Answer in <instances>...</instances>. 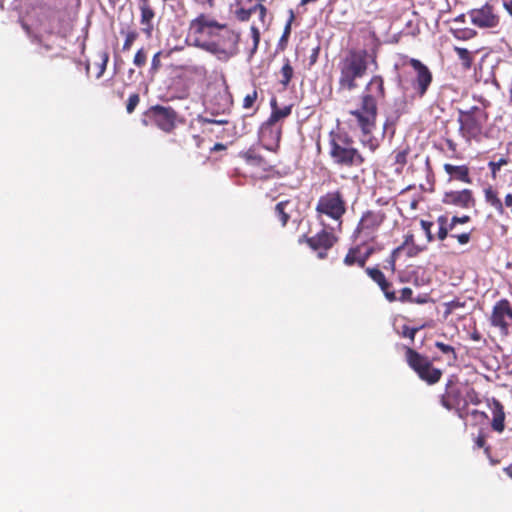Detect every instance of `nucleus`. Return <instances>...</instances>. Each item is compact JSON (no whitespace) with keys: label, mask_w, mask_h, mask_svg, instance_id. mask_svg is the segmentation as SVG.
I'll use <instances>...</instances> for the list:
<instances>
[{"label":"nucleus","mask_w":512,"mask_h":512,"mask_svg":"<svg viewBox=\"0 0 512 512\" xmlns=\"http://www.w3.org/2000/svg\"><path fill=\"white\" fill-rule=\"evenodd\" d=\"M384 96V85L381 76H373L365 88L362 96V104L360 109L350 111L353 119L350 121L355 123L364 134L371 133L377 114L376 99Z\"/></svg>","instance_id":"1"},{"label":"nucleus","mask_w":512,"mask_h":512,"mask_svg":"<svg viewBox=\"0 0 512 512\" xmlns=\"http://www.w3.org/2000/svg\"><path fill=\"white\" fill-rule=\"evenodd\" d=\"M369 54L366 50H350L339 62L338 90L352 91L358 87L357 81L364 77L368 69Z\"/></svg>","instance_id":"2"},{"label":"nucleus","mask_w":512,"mask_h":512,"mask_svg":"<svg viewBox=\"0 0 512 512\" xmlns=\"http://www.w3.org/2000/svg\"><path fill=\"white\" fill-rule=\"evenodd\" d=\"M224 23H219L208 14H200L189 24V35L193 38L194 46L205 51L223 52L209 42L216 38L217 33L224 28Z\"/></svg>","instance_id":"3"},{"label":"nucleus","mask_w":512,"mask_h":512,"mask_svg":"<svg viewBox=\"0 0 512 512\" xmlns=\"http://www.w3.org/2000/svg\"><path fill=\"white\" fill-rule=\"evenodd\" d=\"M330 156L337 165L346 167H358L364 159L352 145V140L346 135L338 134L331 139Z\"/></svg>","instance_id":"4"},{"label":"nucleus","mask_w":512,"mask_h":512,"mask_svg":"<svg viewBox=\"0 0 512 512\" xmlns=\"http://www.w3.org/2000/svg\"><path fill=\"white\" fill-rule=\"evenodd\" d=\"M485 120L486 114L480 107L473 106L468 110H459L460 134L466 141H470L481 133Z\"/></svg>","instance_id":"5"},{"label":"nucleus","mask_w":512,"mask_h":512,"mask_svg":"<svg viewBox=\"0 0 512 512\" xmlns=\"http://www.w3.org/2000/svg\"><path fill=\"white\" fill-rule=\"evenodd\" d=\"M406 360L418 376L429 384L437 383L442 375L441 370L434 368L430 361L412 348L406 349Z\"/></svg>","instance_id":"6"},{"label":"nucleus","mask_w":512,"mask_h":512,"mask_svg":"<svg viewBox=\"0 0 512 512\" xmlns=\"http://www.w3.org/2000/svg\"><path fill=\"white\" fill-rule=\"evenodd\" d=\"M318 214H324L341 224V219L346 212V203L340 191L328 192L321 196L316 205Z\"/></svg>","instance_id":"7"},{"label":"nucleus","mask_w":512,"mask_h":512,"mask_svg":"<svg viewBox=\"0 0 512 512\" xmlns=\"http://www.w3.org/2000/svg\"><path fill=\"white\" fill-rule=\"evenodd\" d=\"M239 42V34L232 31L225 24L224 28L217 33L216 38L212 39L209 44L214 45L217 49L223 52L208 51L215 55L219 60H228L237 53V45Z\"/></svg>","instance_id":"8"},{"label":"nucleus","mask_w":512,"mask_h":512,"mask_svg":"<svg viewBox=\"0 0 512 512\" xmlns=\"http://www.w3.org/2000/svg\"><path fill=\"white\" fill-rule=\"evenodd\" d=\"M384 221V215L380 212H374V211H366L354 233L353 237L355 240H360L363 243H366L370 240H373L375 237V233L378 230L379 226Z\"/></svg>","instance_id":"9"},{"label":"nucleus","mask_w":512,"mask_h":512,"mask_svg":"<svg viewBox=\"0 0 512 512\" xmlns=\"http://www.w3.org/2000/svg\"><path fill=\"white\" fill-rule=\"evenodd\" d=\"M490 320L492 326L498 328L502 335L509 333V327L512 325V309L507 300H500L494 305Z\"/></svg>","instance_id":"10"},{"label":"nucleus","mask_w":512,"mask_h":512,"mask_svg":"<svg viewBox=\"0 0 512 512\" xmlns=\"http://www.w3.org/2000/svg\"><path fill=\"white\" fill-rule=\"evenodd\" d=\"M468 14L471 22L480 28H494L499 22L498 16L488 4L479 9H472Z\"/></svg>","instance_id":"11"},{"label":"nucleus","mask_w":512,"mask_h":512,"mask_svg":"<svg viewBox=\"0 0 512 512\" xmlns=\"http://www.w3.org/2000/svg\"><path fill=\"white\" fill-rule=\"evenodd\" d=\"M442 202L446 205H453L463 209H469L475 206L473 193L469 189L445 192Z\"/></svg>","instance_id":"12"},{"label":"nucleus","mask_w":512,"mask_h":512,"mask_svg":"<svg viewBox=\"0 0 512 512\" xmlns=\"http://www.w3.org/2000/svg\"><path fill=\"white\" fill-rule=\"evenodd\" d=\"M410 65L416 71L414 89L419 93L420 96H423L432 82V74L427 66L422 64L417 59H411Z\"/></svg>","instance_id":"13"},{"label":"nucleus","mask_w":512,"mask_h":512,"mask_svg":"<svg viewBox=\"0 0 512 512\" xmlns=\"http://www.w3.org/2000/svg\"><path fill=\"white\" fill-rule=\"evenodd\" d=\"M303 241H305L313 250L327 251L333 246L335 242V237L331 233L322 230L321 232L312 237H307L303 235L302 237H300L299 243H302Z\"/></svg>","instance_id":"14"},{"label":"nucleus","mask_w":512,"mask_h":512,"mask_svg":"<svg viewBox=\"0 0 512 512\" xmlns=\"http://www.w3.org/2000/svg\"><path fill=\"white\" fill-rule=\"evenodd\" d=\"M153 117L156 125L165 132H170L175 127V112L170 108L156 106Z\"/></svg>","instance_id":"15"},{"label":"nucleus","mask_w":512,"mask_h":512,"mask_svg":"<svg viewBox=\"0 0 512 512\" xmlns=\"http://www.w3.org/2000/svg\"><path fill=\"white\" fill-rule=\"evenodd\" d=\"M365 271L368 274V276L379 285L380 289L382 290L386 299L389 302H393L397 299L395 292L390 291L391 283L386 279L385 275L381 270H379L378 268L368 267L365 269Z\"/></svg>","instance_id":"16"},{"label":"nucleus","mask_w":512,"mask_h":512,"mask_svg":"<svg viewBox=\"0 0 512 512\" xmlns=\"http://www.w3.org/2000/svg\"><path fill=\"white\" fill-rule=\"evenodd\" d=\"M444 170L447 174L455 177L456 179L463 181L465 183H471V179L469 177V170L466 166H455L452 164H445Z\"/></svg>","instance_id":"17"},{"label":"nucleus","mask_w":512,"mask_h":512,"mask_svg":"<svg viewBox=\"0 0 512 512\" xmlns=\"http://www.w3.org/2000/svg\"><path fill=\"white\" fill-rule=\"evenodd\" d=\"M141 10V24L144 25L143 31L150 35L153 26H152V19L154 18V11L150 8V6L147 4V2H142L140 6Z\"/></svg>","instance_id":"18"},{"label":"nucleus","mask_w":512,"mask_h":512,"mask_svg":"<svg viewBox=\"0 0 512 512\" xmlns=\"http://www.w3.org/2000/svg\"><path fill=\"white\" fill-rule=\"evenodd\" d=\"M291 206V202L289 200L281 201L275 206V213L279 220L281 221L282 226H285L290 218L289 208Z\"/></svg>","instance_id":"19"},{"label":"nucleus","mask_w":512,"mask_h":512,"mask_svg":"<svg viewBox=\"0 0 512 512\" xmlns=\"http://www.w3.org/2000/svg\"><path fill=\"white\" fill-rule=\"evenodd\" d=\"M454 51L456 52L458 58L460 59L462 66L465 69H469L472 65L473 57L470 51L466 48L455 47Z\"/></svg>","instance_id":"20"},{"label":"nucleus","mask_w":512,"mask_h":512,"mask_svg":"<svg viewBox=\"0 0 512 512\" xmlns=\"http://www.w3.org/2000/svg\"><path fill=\"white\" fill-rule=\"evenodd\" d=\"M485 198L500 214L504 212L503 204L492 189L485 190Z\"/></svg>","instance_id":"21"},{"label":"nucleus","mask_w":512,"mask_h":512,"mask_svg":"<svg viewBox=\"0 0 512 512\" xmlns=\"http://www.w3.org/2000/svg\"><path fill=\"white\" fill-rule=\"evenodd\" d=\"M437 221L439 223L438 239L444 240L448 236L450 224H448V219L445 216L438 217Z\"/></svg>","instance_id":"22"},{"label":"nucleus","mask_w":512,"mask_h":512,"mask_svg":"<svg viewBox=\"0 0 512 512\" xmlns=\"http://www.w3.org/2000/svg\"><path fill=\"white\" fill-rule=\"evenodd\" d=\"M291 112L290 107H284L283 109H273V112L268 120L269 124H273L282 118L287 117Z\"/></svg>","instance_id":"23"},{"label":"nucleus","mask_w":512,"mask_h":512,"mask_svg":"<svg viewBox=\"0 0 512 512\" xmlns=\"http://www.w3.org/2000/svg\"><path fill=\"white\" fill-rule=\"evenodd\" d=\"M282 79L280 80L281 84L287 86L293 76V68L289 63V60H286V63L283 65L281 69Z\"/></svg>","instance_id":"24"},{"label":"nucleus","mask_w":512,"mask_h":512,"mask_svg":"<svg viewBox=\"0 0 512 512\" xmlns=\"http://www.w3.org/2000/svg\"><path fill=\"white\" fill-rule=\"evenodd\" d=\"M475 444L478 448H484V453L488 458H491V448L490 446H486L485 435L479 434L475 440Z\"/></svg>","instance_id":"25"},{"label":"nucleus","mask_w":512,"mask_h":512,"mask_svg":"<svg viewBox=\"0 0 512 512\" xmlns=\"http://www.w3.org/2000/svg\"><path fill=\"white\" fill-rule=\"evenodd\" d=\"M146 60H147V55H146V52L144 51L143 48L139 49L135 56H134V59H133V63L134 65H136L137 67H142L145 65L146 63Z\"/></svg>","instance_id":"26"},{"label":"nucleus","mask_w":512,"mask_h":512,"mask_svg":"<svg viewBox=\"0 0 512 512\" xmlns=\"http://www.w3.org/2000/svg\"><path fill=\"white\" fill-rule=\"evenodd\" d=\"M139 101H140V97L137 93H134V94H131L128 98V102H127V105H126V110L129 114H131L136 106L139 104Z\"/></svg>","instance_id":"27"},{"label":"nucleus","mask_w":512,"mask_h":512,"mask_svg":"<svg viewBox=\"0 0 512 512\" xmlns=\"http://www.w3.org/2000/svg\"><path fill=\"white\" fill-rule=\"evenodd\" d=\"M357 252H358V248L350 249L344 258V264L347 266H352L354 264H357V260L359 258L356 256Z\"/></svg>","instance_id":"28"},{"label":"nucleus","mask_w":512,"mask_h":512,"mask_svg":"<svg viewBox=\"0 0 512 512\" xmlns=\"http://www.w3.org/2000/svg\"><path fill=\"white\" fill-rule=\"evenodd\" d=\"M138 33L136 31H130L126 34V38L123 44V50L127 51L131 48L134 41L137 39Z\"/></svg>","instance_id":"29"},{"label":"nucleus","mask_w":512,"mask_h":512,"mask_svg":"<svg viewBox=\"0 0 512 512\" xmlns=\"http://www.w3.org/2000/svg\"><path fill=\"white\" fill-rule=\"evenodd\" d=\"M253 13L254 7L250 9L241 8L236 11V16L240 21H248Z\"/></svg>","instance_id":"30"},{"label":"nucleus","mask_w":512,"mask_h":512,"mask_svg":"<svg viewBox=\"0 0 512 512\" xmlns=\"http://www.w3.org/2000/svg\"><path fill=\"white\" fill-rule=\"evenodd\" d=\"M508 163L506 158H500L498 161H491L489 162V167L491 169V172L493 176H496L497 171L500 170V168Z\"/></svg>","instance_id":"31"},{"label":"nucleus","mask_w":512,"mask_h":512,"mask_svg":"<svg viewBox=\"0 0 512 512\" xmlns=\"http://www.w3.org/2000/svg\"><path fill=\"white\" fill-rule=\"evenodd\" d=\"M435 346L444 354H451L453 359H456V353L452 346L442 343L436 342Z\"/></svg>","instance_id":"32"},{"label":"nucleus","mask_w":512,"mask_h":512,"mask_svg":"<svg viewBox=\"0 0 512 512\" xmlns=\"http://www.w3.org/2000/svg\"><path fill=\"white\" fill-rule=\"evenodd\" d=\"M257 99V92L254 90L252 93H249L245 96L243 101V107L245 109H249L253 106L254 102Z\"/></svg>","instance_id":"33"},{"label":"nucleus","mask_w":512,"mask_h":512,"mask_svg":"<svg viewBox=\"0 0 512 512\" xmlns=\"http://www.w3.org/2000/svg\"><path fill=\"white\" fill-rule=\"evenodd\" d=\"M250 30H251L252 39H253V49H252V52H255L257 50V48H258V45H259L260 32H259L258 28H256L255 26H251Z\"/></svg>","instance_id":"34"},{"label":"nucleus","mask_w":512,"mask_h":512,"mask_svg":"<svg viewBox=\"0 0 512 512\" xmlns=\"http://www.w3.org/2000/svg\"><path fill=\"white\" fill-rule=\"evenodd\" d=\"M420 225H421L422 229L424 230V232H425V234L427 236L428 241H432L433 240V236H432V233H431V227L433 226V223L429 222V221H426V220H421Z\"/></svg>","instance_id":"35"},{"label":"nucleus","mask_w":512,"mask_h":512,"mask_svg":"<svg viewBox=\"0 0 512 512\" xmlns=\"http://www.w3.org/2000/svg\"><path fill=\"white\" fill-rule=\"evenodd\" d=\"M160 56H161V52H157L153 58H152V62H151V69L150 71L154 74L156 73L160 67H161V61H160Z\"/></svg>","instance_id":"36"},{"label":"nucleus","mask_w":512,"mask_h":512,"mask_svg":"<svg viewBox=\"0 0 512 512\" xmlns=\"http://www.w3.org/2000/svg\"><path fill=\"white\" fill-rule=\"evenodd\" d=\"M475 31L473 30H470V29H464V30H459L455 33V36L459 39H463V40H466V39H470L472 37H474L475 35Z\"/></svg>","instance_id":"37"},{"label":"nucleus","mask_w":512,"mask_h":512,"mask_svg":"<svg viewBox=\"0 0 512 512\" xmlns=\"http://www.w3.org/2000/svg\"><path fill=\"white\" fill-rule=\"evenodd\" d=\"M400 297H399V300L402 301V302H405V301H411V297H412V294H413V291L411 288L409 287H404L401 292H400Z\"/></svg>","instance_id":"38"},{"label":"nucleus","mask_w":512,"mask_h":512,"mask_svg":"<svg viewBox=\"0 0 512 512\" xmlns=\"http://www.w3.org/2000/svg\"><path fill=\"white\" fill-rule=\"evenodd\" d=\"M504 420L505 418H493L492 428L497 432H502L505 427Z\"/></svg>","instance_id":"39"},{"label":"nucleus","mask_w":512,"mask_h":512,"mask_svg":"<svg viewBox=\"0 0 512 512\" xmlns=\"http://www.w3.org/2000/svg\"><path fill=\"white\" fill-rule=\"evenodd\" d=\"M469 220H470V217L466 216V215L462 216V217H457V216L452 217L451 222L449 223L450 224V230H452L457 223H466Z\"/></svg>","instance_id":"40"},{"label":"nucleus","mask_w":512,"mask_h":512,"mask_svg":"<svg viewBox=\"0 0 512 512\" xmlns=\"http://www.w3.org/2000/svg\"><path fill=\"white\" fill-rule=\"evenodd\" d=\"M406 158H407L406 150L398 151L395 155V162L397 164L404 165L406 163Z\"/></svg>","instance_id":"41"},{"label":"nucleus","mask_w":512,"mask_h":512,"mask_svg":"<svg viewBox=\"0 0 512 512\" xmlns=\"http://www.w3.org/2000/svg\"><path fill=\"white\" fill-rule=\"evenodd\" d=\"M417 331H418V328H410L408 326H404L403 327V336L408 337L413 341Z\"/></svg>","instance_id":"42"},{"label":"nucleus","mask_w":512,"mask_h":512,"mask_svg":"<svg viewBox=\"0 0 512 512\" xmlns=\"http://www.w3.org/2000/svg\"><path fill=\"white\" fill-rule=\"evenodd\" d=\"M293 19H294V14L291 11L290 19H289L288 23L285 26L284 33H283V36L281 38V41L287 39V37L289 36L290 31H291V22L293 21Z\"/></svg>","instance_id":"43"},{"label":"nucleus","mask_w":512,"mask_h":512,"mask_svg":"<svg viewBox=\"0 0 512 512\" xmlns=\"http://www.w3.org/2000/svg\"><path fill=\"white\" fill-rule=\"evenodd\" d=\"M372 252H373V251H372V249H369V250L365 253V255H363V256H361V257H359V258H358V260H357V264H358L360 267H362V268H363V267L365 266V264H366L367 259H368V258H369V256L372 254Z\"/></svg>","instance_id":"44"},{"label":"nucleus","mask_w":512,"mask_h":512,"mask_svg":"<svg viewBox=\"0 0 512 512\" xmlns=\"http://www.w3.org/2000/svg\"><path fill=\"white\" fill-rule=\"evenodd\" d=\"M259 11L260 13V19L263 21L266 16V8L261 3L254 6V12Z\"/></svg>","instance_id":"45"},{"label":"nucleus","mask_w":512,"mask_h":512,"mask_svg":"<svg viewBox=\"0 0 512 512\" xmlns=\"http://www.w3.org/2000/svg\"><path fill=\"white\" fill-rule=\"evenodd\" d=\"M460 244H467L470 240V234L469 233H462L457 236H455Z\"/></svg>","instance_id":"46"},{"label":"nucleus","mask_w":512,"mask_h":512,"mask_svg":"<svg viewBox=\"0 0 512 512\" xmlns=\"http://www.w3.org/2000/svg\"><path fill=\"white\" fill-rule=\"evenodd\" d=\"M505 8L512 15V0H503Z\"/></svg>","instance_id":"47"},{"label":"nucleus","mask_w":512,"mask_h":512,"mask_svg":"<svg viewBox=\"0 0 512 512\" xmlns=\"http://www.w3.org/2000/svg\"><path fill=\"white\" fill-rule=\"evenodd\" d=\"M401 249H402V246H399L396 249H394L393 252L391 253L389 259H394L396 261L397 255L401 251Z\"/></svg>","instance_id":"48"},{"label":"nucleus","mask_w":512,"mask_h":512,"mask_svg":"<svg viewBox=\"0 0 512 512\" xmlns=\"http://www.w3.org/2000/svg\"><path fill=\"white\" fill-rule=\"evenodd\" d=\"M505 205L507 207H511L512 206V194H507L505 196Z\"/></svg>","instance_id":"49"},{"label":"nucleus","mask_w":512,"mask_h":512,"mask_svg":"<svg viewBox=\"0 0 512 512\" xmlns=\"http://www.w3.org/2000/svg\"><path fill=\"white\" fill-rule=\"evenodd\" d=\"M386 262H387L389 268L391 269V271H394L395 270V263H396V261L394 259H389L388 258L386 260Z\"/></svg>","instance_id":"50"},{"label":"nucleus","mask_w":512,"mask_h":512,"mask_svg":"<svg viewBox=\"0 0 512 512\" xmlns=\"http://www.w3.org/2000/svg\"><path fill=\"white\" fill-rule=\"evenodd\" d=\"M213 121H214V124H218V125H224V124H227V123H228V120L223 119V118H221V119H215V120H213Z\"/></svg>","instance_id":"51"},{"label":"nucleus","mask_w":512,"mask_h":512,"mask_svg":"<svg viewBox=\"0 0 512 512\" xmlns=\"http://www.w3.org/2000/svg\"><path fill=\"white\" fill-rule=\"evenodd\" d=\"M318 257H319L320 259L325 258V257H326V251H324V250H319V252H318Z\"/></svg>","instance_id":"52"},{"label":"nucleus","mask_w":512,"mask_h":512,"mask_svg":"<svg viewBox=\"0 0 512 512\" xmlns=\"http://www.w3.org/2000/svg\"><path fill=\"white\" fill-rule=\"evenodd\" d=\"M447 144L450 149L455 150V144L451 140H448Z\"/></svg>","instance_id":"53"},{"label":"nucleus","mask_w":512,"mask_h":512,"mask_svg":"<svg viewBox=\"0 0 512 512\" xmlns=\"http://www.w3.org/2000/svg\"><path fill=\"white\" fill-rule=\"evenodd\" d=\"M215 119H216V118H205V119H204V122H206V123H210V124H214V121H213V120H215Z\"/></svg>","instance_id":"54"},{"label":"nucleus","mask_w":512,"mask_h":512,"mask_svg":"<svg viewBox=\"0 0 512 512\" xmlns=\"http://www.w3.org/2000/svg\"><path fill=\"white\" fill-rule=\"evenodd\" d=\"M210 7L214 5V0H206Z\"/></svg>","instance_id":"55"},{"label":"nucleus","mask_w":512,"mask_h":512,"mask_svg":"<svg viewBox=\"0 0 512 512\" xmlns=\"http://www.w3.org/2000/svg\"><path fill=\"white\" fill-rule=\"evenodd\" d=\"M443 404H444L445 406H447L448 408H450V405L447 403V401H446V399H445V398L443 399Z\"/></svg>","instance_id":"56"},{"label":"nucleus","mask_w":512,"mask_h":512,"mask_svg":"<svg viewBox=\"0 0 512 512\" xmlns=\"http://www.w3.org/2000/svg\"><path fill=\"white\" fill-rule=\"evenodd\" d=\"M106 61H107V57L105 58V60H104V62H103V67H102V69H104V68H105V66H106Z\"/></svg>","instance_id":"57"},{"label":"nucleus","mask_w":512,"mask_h":512,"mask_svg":"<svg viewBox=\"0 0 512 512\" xmlns=\"http://www.w3.org/2000/svg\"><path fill=\"white\" fill-rule=\"evenodd\" d=\"M494 416H497V415L495 414ZM499 416H504V413H503V412H501Z\"/></svg>","instance_id":"58"},{"label":"nucleus","mask_w":512,"mask_h":512,"mask_svg":"<svg viewBox=\"0 0 512 512\" xmlns=\"http://www.w3.org/2000/svg\"><path fill=\"white\" fill-rule=\"evenodd\" d=\"M141 2H148V0H140Z\"/></svg>","instance_id":"59"},{"label":"nucleus","mask_w":512,"mask_h":512,"mask_svg":"<svg viewBox=\"0 0 512 512\" xmlns=\"http://www.w3.org/2000/svg\"><path fill=\"white\" fill-rule=\"evenodd\" d=\"M510 476L512 477V472H510Z\"/></svg>","instance_id":"60"},{"label":"nucleus","mask_w":512,"mask_h":512,"mask_svg":"<svg viewBox=\"0 0 512 512\" xmlns=\"http://www.w3.org/2000/svg\"><path fill=\"white\" fill-rule=\"evenodd\" d=\"M510 476L512 477V472H510Z\"/></svg>","instance_id":"61"}]
</instances>
